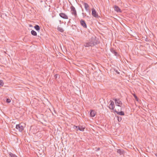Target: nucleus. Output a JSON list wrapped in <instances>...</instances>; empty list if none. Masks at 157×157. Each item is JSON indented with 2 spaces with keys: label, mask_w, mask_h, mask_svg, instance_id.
<instances>
[{
  "label": "nucleus",
  "mask_w": 157,
  "mask_h": 157,
  "mask_svg": "<svg viewBox=\"0 0 157 157\" xmlns=\"http://www.w3.org/2000/svg\"><path fill=\"white\" fill-rule=\"evenodd\" d=\"M98 41L97 40L95 37H92L87 42L84 43L83 45L85 47H93L98 44Z\"/></svg>",
  "instance_id": "obj_1"
},
{
  "label": "nucleus",
  "mask_w": 157,
  "mask_h": 157,
  "mask_svg": "<svg viewBox=\"0 0 157 157\" xmlns=\"http://www.w3.org/2000/svg\"><path fill=\"white\" fill-rule=\"evenodd\" d=\"M113 99L115 101V103L117 106L121 107L122 102L119 99L113 98Z\"/></svg>",
  "instance_id": "obj_2"
},
{
  "label": "nucleus",
  "mask_w": 157,
  "mask_h": 157,
  "mask_svg": "<svg viewBox=\"0 0 157 157\" xmlns=\"http://www.w3.org/2000/svg\"><path fill=\"white\" fill-rule=\"evenodd\" d=\"M16 128L18 129L19 132H22L24 128L21 124H20L16 125Z\"/></svg>",
  "instance_id": "obj_3"
},
{
  "label": "nucleus",
  "mask_w": 157,
  "mask_h": 157,
  "mask_svg": "<svg viewBox=\"0 0 157 157\" xmlns=\"http://www.w3.org/2000/svg\"><path fill=\"white\" fill-rule=\"evenodd\" d=\"M71 9L72 14L74 15L75 17L77 16V14L75 8L73 6H72L71 7Z\"/></svg>",
  "instance_id": "obj_4"
},
{
  "label": "nucleus",
  "mask_w": 157,
  "mask_h": 157,
  "mask_svg": "<svg viewBox=\"0 0 157 157\" xmlns=\"http://www.w3.org/2000/svg\"><path fill=\"white\" fill-rule=\"evenodd\" d=\"M74 128L77 129L81 131H84V130L85 128V126H74Z\"/></svg>",
  "instance_id": "obj_5"
},
{
  "label": "nucleus",
  "mask_w": 157,
  "mask_h": 157,
  "mask_svg": "<svg viewBox=\"0 0 157 157\" xmlns=\"http://www.w3.org/2000/svg\"><path fill=\"white\" fill-rule=\"evenodd\" d=\"M109 102L110 103L109 104V108L110 109L114 110V108H115V105L114 104V102L112 100H110Z\"/></svg>",
  "instance_id": "obj_6"
},
{
  "label": "nucleus",
  "mask_w": 157,
  "mask_h": 157,
  "mask_svg": "<svg viewBox=\"0 0 157 157\" xmlns=\"http://www.w3.org/2000/svg\"><path fill=\"white\" fill-rule=\"evenodd\" d=\"M92 16L96 18H98V13L96 12L94 8H92Z\"/></svg>",
  "instance_id": "obj_7"
},
{
  "label": "nucleus",
  "mask_w": 157,
  "mask_h": 157,
  "mask_svg": "<svg viewBox=\"0 0 157 157\" xmlns=\"http://www.w3.org/2000/svg\"><path fill=\"white\" fill-rule=\"evenodd\" d=\"M59 16L62 18L65 19H67L68 17L65 13H61L59 14Z\"/></svg>",
  "instance_id": "obj_8"
},
{
  "label": "nucleus",
  "mask_w": 157,
  "mask_h": 157,
  "mask_svg": "<svg viewBox=\"0 0 157 157\" xmlns=\"http://www.w3.org/2000/svg\"><path fill=\"white\" fill-rule=\"evenodd\" d=\"M80 23L81 25L84 28H87V25L85 21L83 20H81L80 21Z\"/></svg>",
  "instance_id": "obj_9"
},
{
  "label": "nucleus",
  "mask_w": 157,
  "mask_h": 157,
  "mask_svg": "<svg viewBox=\"0 0 157 157\" xmlns=\"http://www.w3.org/2000/svg\"><path fill=\"white\" fill-rule=\"evenodd\" d=\"M110 51L116 56L118 57L119 56V55L118 53L113 48H112L110 49Z\"/></svg>",
  "instance_id": "obj_10"
},
{
  "label": "nucleus",
  "mask_w": 157,
  "mask_h": 157,
  "mask_svg": "<svg viewBox=\"0 0 157 157\" xmlns=\"http://www.w3.org/2000/svg\"><path fill=\"white\" fill-rule=\"evenodd\" d=\"M96 113L94 110H91L90 113V116L91 117H94L95 116Z\"/></svg>",
  "instance_id": "obj_11"
},
{
  "label": "nucleus",
  "mask_w": 157,
  "mask_h": 157,
  "mask_svg": "<svg viewBox=\"0 0 157 157\" xmlns=\"http://www.w3.org/2000/svg\"><path fill=\"white\" fill-rule=\"evenodd\" d=\"M83 5L84 6L85 8L86 11H89V6L87 3L84 2L83 3Z\"/></svg>",
  "instance_id": "obj_12"
},
{
  "label": "nucleus",
  "mask_w": 157,
  "mask_h": 157,
  "mask_svg": "<svg viewBox=\"0 0 157 157\" xmlns=\"http://www.w3.org/2000/svg\"><path fill=\"white\" fill-rule=\"evenodd\" d=\"M114 10L117 12H121L120 8L117 6H114Z\"/></svg>",
  "instance_id": "obj_13"
},
{
  "label": "nucleus",
  "mask_w": 157,
  "mask_h": 157,
  "mask_svg": "<svg viewBox=\"0 0 157 157\" xmlns=\"http://www.w3.org/2000/svg\"><path fill=\"white\" fill-rule=\"evenodd\" d=\"M114 112H116L117 114L120 115H124V113L123 111H121L120 112H118L116 110H114Z\"/></svg>",
  "instance_id": "obj_14"
},
{
  "label": "nucleus",
  "mask_w": 157,
  "mask_h": 157,
  "mask_svg": "<svg viewBox=\"0 0 157 157\" xmlns=\"http://www.w3.org/2000/svg\"><path fill=\"white\" fill-rule=\"evenodd\" d=\"M117 152L119 153L120 155L123 154L124 152L123 150L119 149L117 150Z\"/></svg>",
  "instance_id": "obj_15"
},
{
  "label": "nucleus",
  "mask_w": 157,
  "mask_h": 157,
  "mask_svg": "<svg viewBox=\"0 0 157 157\" xmlns=\"http://www.w3.org/2000/svg\"><path fill=\"white\" fill-rule=\"evenodd\" d=\"M10 156L11 157H18L16 155L13 154L11 152L9 153Z\"/></svg>",
  "instance_id": "obj_16"
},
{
  "label": "nucleus",
  "mask_w": 157,
  "mask_h": 157,
  "mask_svg": "<svg viewBox=\"0 0 157 157\" xmlns=\"http://www.w3.org/2000/svg\"><path fill=\"white\" fill-rule=\"evenodd\" d=\"M57 30L61 32H63L64 31L62 28L59 26L57 27Z\"/></svg>",
  "instance_id": "obj_17"
},
{
  "label": "nucleus",
  "mask_w": 157,
  "mask_h": 157,
  "mask_svg": "<svg viewBox=\"0 0 157 157\" xmlns=\"http://www.w3.org/2000/svg\"><path fill=\"white\" fill-rule=\"evenodd\" d=\"M31 33L33 36H36L37 35L36 32L33 30L31 31Z\"/></svg>",
  "instance_id": "obj_18"
},
{
  "label": "nucleus",
  "mask_w": 157,
  "mask_h": 157,
  "mask_svg": "<svg viewBox=\"0 0 157 157\" xmlns=\"http://www.w3.org/2000/svg\"><path fill=\"white\" fill-rule=\"evenodd\" d=\"M34 28L36 31H39L40 29L39 26L37 25H36L35 26Z\"/></svg>",
  "instance_id": "obj_19"
},
{
  "label": "nucleus",
  "mask_w": 157,
  "mask_h": 157,
  "mask_svg": "<svg viewBox=\"0 0 157 157\" xmlns=\"http://www.w3.org/2000/svg\"><path fill=\"white\" fill-rule=\"evenodd\" d=\"M117 120L119 122H121L122 120V117L119 116H117Z\"/></svg>",
  "instance_id": "obj_20"
},
{
  "label": "nucleus",
  "mask_w": 157,
  "mask_h": 157,
  "mask_svg": "<svg viewBox=\"0 0 157 157\" xmlns=\"http://www.w3.org/2000/svg\"><path fill=\"white\" fill-rule=\"evenodd\" d=\"M59 76L58 74H56L54 75V78L55 79H56L57 78H59Z\"/></svg>",
  "instance_id": "obj_21"
},
{
  "label": "nucleus",
  "mask_w": 157,
  "mask_h": 157,
  "mask_svg": "<svg viewBox=\"0 0 157 157\" xmlns=\"http://www.w3.org/2000/svg\"><path fill=\"white\" fill-rule=\"evenodd\" d=\"M4 85L3 81L2 80H0V86H2Z\"/></svg>",
  "instance_id": "obj_22"
},
{
  "label": "nucleus",
  "mask_w": 157,
  "mask_h": 157,
  "mask_svg": "<svg viewBox=\"0 0 157 157\" xmlns=\"http://www.w3.org/2000/svg\"><path fill=\"white\" fill-rule=\"evenodd\" d=\"M134 97V98H135L136 100L137 101H138V99L137 98V96L135 94H134L133 95Z\"/></svg>",
  "instance_id": "obj_23"
},
{
  "label": "nucleus",
  "mask_w": 157,
  "mask_h": 157,
  "mask_svg": "<svg viewBox=\"0 0 157 157\" xmlns=\"http://www.w3.org/2000/svg\"><path fill=\"white\" fill-rule=\"evenodd\" d=\"M7 103H9L11 102V100L9 98H7L6 100Z\"/></svg>",
  "instance_id": "obj_24"
},
{
  "label": "nucleus",
  "mask_w": 157,
  "mask_h": 157,
  "mask_svg": "<svg viewBox=\"0 0 157 157\" xmlns=\"http://www.w3.org/2000/svg\"><path fill=\"white\" fill-rule=\"evenodd\" d=\"M100 148H98V149H97V151H99V150H100Z\"/></svg>",
  "instance_id": "obj_25"
},
{
  "label": "nucleus",
  "mask_w": 157,
  "mask_h": 157,
  "mask_svg": "<svg viewBox=\"0 0 157 157\" xmlns=\"http://www.w3.org/2000/svg\"><path fill=\"white\" fill-rule=\"evenodd\" d=\"M82 14L83 15V16H84V13H82Z\"/></svg>",
  "instance_id": "obj_26"
},
{
  "label": "nucleus",
  "mask_w": 157,
  "mask_h": 157,
  "mask_svg": "<svg viewBox=\"0 0 157 157\" xmlns=\"http://www.w3.org/2000/svg\"><path fill=\"white\" fill-rule=\"evenodd\" d=\"M155 155H156V156H157V154H155Z\"/></svg>",
  "instance_id": "obj_27"
}]
</instances>
